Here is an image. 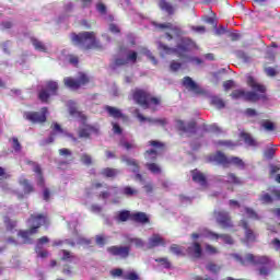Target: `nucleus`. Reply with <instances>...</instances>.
<instances>
[{
	"label": "nucleus",
	"instance_id": "nucleus-51",
	"mask_svg": "<svg viewBox=\"0 0 280 280\" xmlns=\"http://www.w3.org/2000/svg\"><path fill=\"white\" fill-rule=\"evenodd\" d=\"M81 163H83L84 165H92L93 159L91 158V155L83 153L81 155Z\"/></svg>",
	"mask_w": 280,
	"mask_h": 280
},
{
	"label": "nucleus",
	"instance_id": "nucleus-37",
	"mask_svg": "<svg viewBox=\"0 0 280 280\" xmlns=\"http://www.w3.org/2000/svg\"><path fill=\"white\" fill-rule=\"evenodd\" d=\"M130 218H132V215H130V211L122 210V211L118 212L116 220L118 222H128V220H130Z\"/></svg>",
	"mask_w": 280,
	"mask_h": 280
},
{
	"label": "nucleus",
	"instance_id": "nucleus-3",
	"mask_svg": "<svg viewBox=\"0 0 280 280\" xmlns=\"http://www.w3.org/2000/svg\"><path fill=\"white\" fill-rule=\"evenodd\" d=\"M27 224L30 230L20 231L18 235L22 237L24 244H34L32 236L38 233V229H40V226L47 224V217L45 214H31Z\"/></svg>",
	"mask_w": 280,
	"mask_h": 280
},
{
	"label": "nucleus",
	"instance_id": "nucleus-57",
	"mask_svg": "<svg viewBox=\"0 0 280 280\" xmlns=\"http://www.w3.org/2000/svg\"><path fill=\"white\" fill-rule=\"evenodd\" d=\"M242 138L244 139L247 145H255V140L248 133H242Z\"/></svg>",
	"mask_w": 280,
	"mask_h": 280
},
{
	"label": "nucleus",
	"instance_id": "nucleus-40",
	"mask_svg": "<svg viewBox=\"0 0 280 280\" xmlns=\"http://www.w3.org/2000/svg\"><path fill=\"white\" fill-rule=\"evenodd\" d=\"M272 196H275V192H272ZM270 196L268 192H265L260 196V202H262V205H270V202H272V200H277V198Z\"/></svg>",
	"mask_w": 280,
	"mask_h": 280
},
{
	"label": "nucleus",
	"instance_id": "nucleus-59",
	"mask_svg": "<svg viewBox=\"0 0 280 280\" xmlns=\"http://www.w3.org/2000/svg\"><path fill=\"white\" fill-rule=\"evenodd\" d=\"M170 250L173 253V255H183V249L178 245H172Z\"/></svg>",
	"mask_w": 280,
	"mask_h": 280
},
{
	"label": "nucleus",
	"instance_id": "nucleus-31",
	"mask_svg": "<svg viewBox=\"0 0 280 280\" xmlns=\"http://www.w3.org/2000/svg\"><path fill=\"white\" fill-rule=\"evenodd\" d=\"M241 226L245 231V237L248 242H255V233H253V230L248 228V223L244 220L241 221Z\"/></svg>",
	"mask_w": 280,
	"mask_h": 280
},
{
	"label": "nucleus",
	"instance_id": "nucleus-54",
	"mask_svg": "<svg viewBox=\"0 0 280 280\" xmlns=\"http://www.w3.org/2000/svg\"><path fill=\"white\" fill-rule=\"evenodd\" d=\"M12 148L14 152H21L22 147H21V142H19V138H12Z\"/></svg>",
	"mask_w": 280,
	"mask_h": 280
},
{
	"label": "nucleus",
	"instance_id": "nucleus-62",
	"mask_svg": "<svg viewBox=\"0 0 280 280\" xmlns=\"http://www.w3.org/2000/svg\"><path fill=\"white\" fill-rule=\"evenodd\" d=\"M258 272L260 277H268L270 275V268L262 266L258 269Z\"/></svg>",
	"mask_w": 280,
	"mask_h": 280
},
{
	"label": "nucleus",
	"instance_id": "nucleus-64",
	"mask_svg": "<svg viewBox=\"0 0 280 280\" xmlns=\"http://www.w3.org/2000/svg\"><path fill=\"white\" fill-rule=\"evenodd\" d=\"M96 244L97 246H105L106 237L104 235H96Z\"/></svg>",
	"mask_w": 280,
	"mask_h": 280
},
{
	"label": "nucleus",
	"instance_id": "nucleus-27",
	"mask_svg": "<svg viewBox=\"0 0 280 280\" xmlns=\"http://www.w3.org/2000/svg\"><path fill=\"white\" fill-rule=\"evenodd\" d=\"M93 132L97 133V129L88 125L84 128L80 129L79 137L81 139H89V137H91Z\"/></svg>",
	"mask_w": 280,
	"mask_h": 280
},
{
	"label": "nucleus",
	"instance_id": "nucleus-42",
	"mask_svg": "<svg viewBox=\"0 0 280 280\" xmlns=\"http://www.w3.org/2000/svg\"><path fill=\"white\" fill-rule=\"evenodd\" d=\"M69 113L72 117H82V114L78 112L75 108V103L73 101H69Z\"/></svg>",
	"mask_w": 280,
	"mask_h": 280
},
{
	"label": "nucleus",
	"instance_id": "nucleus-34",
	"mask_svg": "<svg viewBox=\"0 0 280 280\" xmlns=\"http://www.w3.org/2000/svg\"><path fill=\"white\" fill-rule=\"evenodd\" d=\"M31 43L37 51H47V46H45L38 38L32 37Z\"/></svg>",
	"mask_w": 280,
	"mask_h": 280
},
{
	"label": "nucleus",
	"instance_id": "nucleus-6",
	"mask_svg": "<svg viewBox=\"0 0 280 280\" xmlns=\"http://www.w3.org/2000/svg\"><path fill=\"white\" fill-rule=\"evenodd\" d=\"M232 257L243 266H246V261L248 264H253V266H272V260L268 256H255L253 254H247L244 260L238 254H233Z\"/></svg>",
	"mask_w": 280,
	"mask_h": 280
},
{
	"label": "nucleus",
	"instance_id": "nucleus-52",
	"mask_svg": "<svg viewBox=\"0 0 280 280\" xmlns=\"http://www.w3.org/2000/svg\"><path fill=\"white\" fill-rule=\"evenodd\" d=\"M35 250L37 256L40 257L42 259L49 257V252L43 250V247H35Z\"/></svg>",
	"mask_w": 280,
	"mask_h": 280
},
{
	"label": "nucleus",
	"instance_id": "nucleus-13",
	"mask_svg": "<svg viewBox=\"0 0 280 280\" xmlns=\"http://www.w3.org/2000/svg\"><path fill=\"white\" fill-rule=\"evenodd\" d=\"M62 244H67L68 246H71L73 248V246H75L77 244H79L80 246H89V244H91V241L85 237L79 236L75 242L71 240L52 242V246H62Z\"/></svg>",
	"mask_w": 280,
	"mask_h": 280
},
{
	"label": "nucleus",
	"instance_id": "nucleus-35",
	"mask_svg": "<svg viewBox=\"0 0 280 280\" xmlns=\"http://www.w3.org/2000/svg\"><path fill=\"white\" fill-rule=\"evenodd\" d=\"M228 165H236L240 170H244V161L237 156L229 158Z\"/></svg>",
	"mask_w": 280,
	"mask_h": 280
},
{
	"label": "nucleus",
	"instance_id": "nucleus-14",
	"mask_svg": "<svg viewBox=\"0 0 280 280\" xmlns=\"http://www.w3.org/2000/svg\"><path fill=\"white\" fill-rule=\"evenodd\" d=\"M175 128H177V130H180L182 132H188L190 135H194V132H196V121L191 120L185 122L180 119H177L175 120Z\"/></svg>",
	"mask_w": 280,
	"mask_h": 280
},
{
	"label": "nucleus",
	"instance_id": "nucleus-1",
	"mask_svg": "<svg viewBox=\"0 0 280 280\" xmlns=\"http://www.w3.org/2000/svg\"><path fill=\"white\" fill-rule=\"evenodd\" d=\"M196 47V44L191 42V39L184 38L182 39V44L177 45L176 48H170L167 45L159 42L158 49L160 51V56L165 57L172 54H177L179 58H186V62H192L194 65L200 66L202 65V59L198 57H187V51H191Z\"/></svg>",
	"mask_w": 280,
	"mask_h": 280
},
{
	"label": "nucleus",
	"instance_id": "nucleus-5",
	"mask_svg": "<svg viewBox=\"0 0 280 280\" xmlns=\"http://www.w3.org/2000/svg\"><path fill=\"white\" fill-rule=\"evenodd\" d=\"M133 100L139 106H142V108H150V106H159V104H161V100L153 97L152 94L143 90H136Z\"/></svg>",
	"mask_w": 280,
	"mask_h": 280
},
{
	"label": "nucleus",
	"instance_id": "nucleus-16",
	"mask_svg": "<svg viewBox=\"0 0 280 280\" xmlns=\"http://www.w3.org/2000/svg\"><path fill=\"white\" fill-rule=\"evenodd\" d=\"M57 135H65V130H62V127L58 122H55L52 125V131L48 139H45L40 142V145H47L49 143H54V140L56 139Z\"/></svg>",
	"mask_w": 280,
	"mask_h": 280
},
{
	"label": "nucleus",
	"instance_id": "nucleus-63",
	"mask_svg": "<svg viewBox=\"0 0 280 280\" xmlns=\"http://www.w3.org/2000/svg\"><path fill=\"white\" fill-rule=\"evenodd\" d=\"M275 149L273 148H269L267 150H265L264 154H265V159H272L275 156Z\"/></svg>",
	"mask_w": 280,
	"mask_h": 280
},
{
	"label": "nucleus",
	"instance_id": "nucleus-20",
	"mask_svg": "<svg viewBox=\"0 0 280 280\" xmlns=\"http://www.w3.org/2000/svg\"><path fill=\"white\" fill-rule=\"evenodd\" d=\"M210 161L213 163H218V165H223V167H226L229 165V158L224 155L222 152H217L214 155L210 156Z\"/></svg>",
	"mask_w": 280,
	"mask_h": 280
},
{
	"label": "nucleus",
	"instance_id": "nucleus-15",
	"mask_svg": "<svg viewBox=\"0 0 280 280\" xmlns=\"http://www.w3.org/2000/svg\"><path fill=\"white\" fill-rule=\"evenodd\" d=\"M122 161L124 163L129 165V167H131V172L136 174V180L143 183V176L139 173V164L137 163V160L130 159L128 156H122Z\"/></svg>",
	"mask_w": 280,
	"mask_h": 280
},
{
	"label": "nucleus",
	"instance_id": "nucleus-26",
	"mask_svg": "<svg viewBox=\"0 0 280 280\" xmlns=\"http://www.w3.org/2000/svg\"><path fill=\"white\" fill-rule=\"evenodd\" d=\"M117 194H119V188L117 187H109L108 190L102 191L98 195V198H101V200L105 201L106 205V200L108 199L109 196H117Z\"/></svg>",
	"mask_w": 280,
	"mask_h": 280
},
{
	"label": "nucleus",
	"instance_id": "nucleus-61",
	"mask_svg": "<svg viewBox=\"0 0 280 280\" xmlns=\"http://www.w3.org/2000/svg\"><path fill=\"white\" fill-rule=\"evenodd\" d=\"M155 261L158 264H161V266H164V268H170L172 266L170 264V260H167V258H156Z\"/></svg>",
	"mask_w": 280,
	"mask_h": 280
},
{
	"label": "nucleus",
	"instance_id": "nucleus-53",
	"mask_svg": "<svg viewBox=\"0 0 280 280\" xmlns=\"http://www.w3.org/2000/svg\"><path fill=\"white\" fill-rule=\"evenodd\" d=\"M129 242L135 244L137 248H143V246H145V243L141 238H130Z\"/></svg>",
	"mask_w": 280,
	"mask_h": 280
},
{
	"label": "nucleus",
	"instance_id": "nucleus-50",
	"mask_svg": "<svg viewBox=\"0 0 280 280\" xmlns=\"http://www.w3.org/2000/svg\"><path fill=\"white\" fill-rule=\"evenodd\" d=\"M21 185H22L25 194H30L33 190V187L27 179L21 180Z\"/></svg>",
	"mask_w": 280,
	"mask_h": 280
},
{
	"label": "nucleus",
	"instance_id": "nucleus-11",
	"mask_svg": "<svg viewBox=\"0 0 280 280\" xmlns=\"http://www.w3.org/2000/svg\"><path fill=\"white\" fill-rule=\"evenodd\" d=\"M107 253L114 257H120L126 259L130 255V247L128 246H110L107 248Z\"/></svg>",
	"mask_w": 280,
	"mask_h": 280
},
{
	"label": "nucleus",
	"instance_id": "nucleus-21",
	"mask_svg": "<svg viewBox=\"0 0 280 280\" xmlns=\"http://www.w3.org/2000/svg\"><path fill=\"white\" fill-rule=\"evenodd\" d=\"M96 12H98L100 16L105 21H113V15L108 14V9L106 4L98 2L96 3Z\"/></svg>",
	"mask_w": 280,
	"mask_h": 280
},
{
	"label": "nucleus",
	"instance_id": "nucleus-22",
	"mask_svg": "<svg viewBox=\"0 0 280 280\" xmlns=\"http://www.w3.org/2000/svg\"><path fill=\"white\" fill-rule=\"evenodd\" d=\"M156 246H165V241L163 240V237H161V235H159V234H153V235L149 238L148 247H149V248H156Z\"/></svg>",
	"mask_w": 280,
	"mask_h": 280
},
{
	"label": "nucleus",
	"instance_id": "nucleus-36",
	"mask_svg": "<svg viewBox=\"0 0 280 280\" xmlns=\"http://www.w3.org/2000/svg\"><path fill=\"white\" fill-rule=\"evenodd\" d=\"M260 128H262V130H266V132H275V122L270 120H261Z\"/></svg>",
	"mask_w": 280,
	"mask_h": 280
},
{
	"label": "nucleus",
	"instance_id": "nucleus-8",
	"mask_svg": "<svg viewBox=\"0 0 280 280\" xmlns=\"http://www.w3.org/2000/svg\"><path fill=\"white\" fill-rule=\"evenodd\" d=\"M63 82L68 89H71L72 91H78L80 86H84L89 84V77L84 73H81L79 79H73V78H66L63 79Z\"/></svg>",
	"mask_w": 280,
	"mask_h": 280
},
{
	"label": "nucleus",
	"instance_id": "nucleus-48",
	"mask_svg": "<svg viewBox=\"0 0 280 280\" xmlns=\"http://www.w3.org/2000/svg\"><path fill=\"white\" fill-rule=\"evenodd\" d=\"M206 268H207V270H209V272H213V275H218V271L222 270V267H220L219 265L213 264V262H209L206 266Z\"/></svg>",
	"mask_w": 280,
	"mask_h": 280
},
{
	"label": "nucleus",
	"instance_id": "nucleus-10",
	"mask_svg": "<svg viewBox=\"0 0 280 280\" xmlns=\"http://www.w3.org/2000/svg\"><path fill=\"white\" fill-rule=\"evenodd\" d=\"M58 93V82L48 81L46 84V90H42L39 92V100L42 102H47L51 95H56Z\"/></svg>",
	"mask_w": 280,
	"mask_h": 280
},
{
	"label": "nucleus",
	"instance_id": "nucleus-46",
	"mask_svg": "<svg viewBox=\"0 0 280 280\" xmlns=\"http://www.w3.org/2000/svg\"><path fill=\"white\" fill-rule=\"evenodd\" d=\"M124 280H139V275L136 271H127L122 275Z\"/></svg>",
	"mask_w": 280,
	"mask_h": 280
},
{
	"label": "nucleus",
	"instance_id": "nucleus-33",
	"mask_svg": "<svg viewBox=\"0 0 280 280\" xmlns=\"http://www.w3.org/2000/svg\"><path fill=\"white\" fill-rule=\"evenodd\" d=\"M120 194H122V196H126L127 198H132V196H137V194H139V190L130 186H125L120 189Z\"/></svg>",
	"mask_w": 280,
	"mask_h": 280
},
{
	"label": "nucleus",
	"instance_id": "nucleus-25",
	"mask_svg": "<svg viewBox=\"0 0 280 280\" xmlns=\"http://www.w3.org/2000/svg\"><path fill=\"white\" fill-rule=\"evenodd\" d=\"M131 220L139 222L140 224H148L150 222V218H148L145 212H136L131 214Z\"/></svg>",
	"mask_w": 280,
	"mask_h": 280
},
{
	"label": "nucleus",
	"instance_id": "nucleus-12",
	"mask_svg": "<svg viewBox=\"0 0 280 280\" xmlns=\"http://www.w3.org/2000/svg\"><path fill=\"white\" fill-rule=\"evenodd\" d=\"M215 220L220 226L223 229H231L233 226V222H231V217L229 215V212L225 211H218L214 212Z\"/></svg>",
	"mask_w": 280,
	"mask_h": 280
},
{
	"label": "nucleus",
	"instance_id": "nucleus-60",
	"mask_svg": "<svg viewBox=\"0 0 280 280\" xmlns=\"http://www.w3.org/2000/svg\"><path fill=\"white\" fill-rule=\"evenodd\" d=\"M4 223L7 225L8 231H12V229H14L16 226V223L14 221L10 220L9 218H4Z\"/></svg>",
	"mask_w": 280,
	"mask_h": 280
},
{
	"label": "nucleus",
	"instance_id": "nucleus-4",
	"mask_svg": "<svg viewBox=\"0 0 280 280\" xmlns=\"http://www.w3.org/2000/svg\"><path fill=\"white\" fill-rule=\"evenodd\" d=\"M71 40L73 45L80 47V49H97L102 47V44L95 38V33L93 32L72 33Z\"/></svg>",
	"mask_w": 280,
	"mask_h": 280
},
{
	"label": "nucleus",
	"instance_id": "nucleus-18",
	"mask_svg": "<svg viewBox=\"0 0 280 280\" xmlns=\"http://www.w3.org/2000/svg\"><path fill=\"white\" fill-rule=\"evenodd\" d=\"M206 237H208L209 240H222L224 242V244H229V245L235 244V242L233 241V237H231V235H226V234H218V233H213V232H208L206 234Z\"/></svg>",
	"mask_w": 280,
	"mask_h": 280
},
{
	"label": "nucleus",
	"instance_id": "nucleus-32",
	"mask_svg": "<svg viewBox=\"0 0 280 280\" xmlns=\"http://www.w3.org/2000/svg\"><path fill=\"white\" fill-rule=\"evenodd\" d=\"M192 180L195 183H199V185H201V187L207 186V177H205V174H202L198 171L192 172Z\"/></svg>",
	"mask_w": 280,
	"mask_h": 280
},
{
	"label": "nucleus",
	"instance_id": "nucleus-24",
	"mask_svg": "<svg viewBox=\"0 0 280 280\" xmlns=\"http://www.w3.org/2000/svg\"><path fill=\"white\" fill-rule=\"evenodd\" d=\"M105 110L108 113L109 117H113L114 119H121V117H124V113L117 107L106 105Z\"/></svg>",
	"mask_w": 280,
	"mask_h": 280
},
{
	"label": "nucleus",
	"instance_id": "nucleus-28",
	"mask_svg": "<svg viewBox=\"0 0 280 280\" xmlns=\"http://www.w3.org/2000/svg\"><path fill=\"white\" fill-rule=\"evenodd\" d=\"M159 8L163 10V12H167L170 15L176 12V8L172 5V3L167 2L166 0L159 1Z\"/></svg>",
	"mask_w": 280,
	"mask_h": 280
},
{
	"label": "nucleus",
	"instance_id": "nucleus-19",
	"mask_svg": "<svg viewBox=\"0 0 280 280\" xmlns=\"http://www.w3.org/2000/svg\"><path fill=\"white\" fill-rule=\"evenodd\" d=\"M135 113L139 121H149V124H159L160 126H165V124H167L166 119L144 117L141 115V113H139V109H136Z\"/></svg>",
	"mask_w": 280,
	"mask_h": 280
},
{
	"label": "nucleus",
	"instance_id": "nucleus-44",
	"mask_svg": "<svg viewBox=\"0 0 280 280\" xmlns=\"http://www.w3.org/2000/svg\"><path fill=\"white\" fill-rule=\"evenodd\" d=\"M245 211V215L247 218H250L252 220H259V214H257V212H255V210H253V208H244Z\"/></svg>",
	"mask_w": 280,
	"mask_h": 280
},
{
	"label": "nucleus",
	"instance_id": "nucleus-45",
	"mask_svg": "<svg viewBox=\"0 0 280 280\" xmlns=\"http://www.w3.org/2000/svg\"><path fill=\"white\" fill-rule=\"evenodd\" d=\"M159 155V152H156V150L152 149L150 151H147L144 153V159L147 161H156V156Z\"/></svg>",
	"mask_w": 280,
	"mask_h": 280
},
{
	"label": "nucleus",
	"instance_id": "nucleus-55",
	"mask_svg": "<svg viewBox=\"0 0 280 280\" xmlns=\"http://www.w3.org/2000/svg\"><path fill=\"white\" fill-rule=\"evenodd\" d=\"M143 54L149 58V60H151L153 65H159V61L156 60V58L152 56V51H150L149 49H143Z\"/></svg>",
	"mask_w": 280,
	"mask_h": 280
},
{
	"label": "nucleus",
	"instance_id": "nucleus-2",
	"mask_svg": "<svg viewBox=\"0 0 280 280\" xmlns=\"http://www.w3.org/2000/svg\"><path fill=\"white\" fill-rule=\"evenodd\" d=\"M247 84L253 90L246 92L244 90H234L231 94L232 100H244L245 102H259L266 97V86L259 84L255 78L247 75Z\"/></svg>",
	"mask_w": 280,
	"mask_h": 280
},
{
	"label": "nucleus",
	"instance_id": "nucleus-43",
	"mask_svg": "<svg viewBox=\"0 0 280 280\" xmlns=\"http://www.w3.org/2000/svg\"><path fill=\"white\" fill-rule=\"evenodd\" d=\"M211 104L212 106H215V108H224V101L220 98V96H212Z\"/></svg>",
	"mask_w": 280,
	"mask_h": 280
},
{
	"label": "nucleus",
	"instance_id": "nucleus-49",
	"mask_svg": "<svg viewBox=\"0 0 280 280\" xmlns=\"http://www.w3.org/2000/svg\"><path fill=\"white\" fill-rule=\"evenodd\" d=\"M120 145L125 148V150H135V148H137L135 142H128L126 140H120Z\"/></svg>",
	"mask_w": 280,
	"mask_h": 280
},
{
	"label": "nucleus",
	"instance_id": "nucleus-58",
	"mask_svg": "<svg viewBox=\"0 0 280 280\" xmlns=\"http://www.w3.org/2000/svg\"><path fill=\"white\" fill-rule=\"evenodd\" d=\"M182 67H183V63L178 61H172L170 65L171 71H174V72L178 71Z\"/></svg>",
	"mask_w": 280,
	"mask_h": 280
},
{
	"label": "nucleus",
	"instance_id": "nucleus-56",
	"mask_svg": "<svg viewBox=\"0 0 280 280\" xmlns=\"http://www.w3.org/2000/svg\"><path fill=\"white\" fill-rule=\"evenodd\" d=\"M127 63L128 62H137V51H132L130 50L128 54H127Z\"/></svg>",
	"mask_w": 280,
	"mask_h": 280
},
{
	"label": "nucleus",
	"instance_id": "nucleus-47",
	"mask_svg": "<svg viewBox=\"0 0 280 280\" xmlns=\"http://www.w3.org/2000/svg\"><path fill=\"white\" fill-rule=\"evenodd\" d=\"M124 65H128V60L124 58H116L110 67L115 70L117 67H124Z\"/></svg>",
	"mask_w": 280,
	"mask_h": 280
},
{
	"label": "nucleus",
	"instance_id": "nucleus-30",
	"mask_svg": "<svg viewBox=\"0 0 280 280\" xmlns=\"http://www.w3.org/2000/svg\"><path fill=\"white\" fill-rule=\"evenodd\" d=\"M188 253L199 259V257H202V247L199 243H194L188 247Z\"/></svg>",
	"mask_w": 280,
	"mask_h": 280
},
{
	"label": "nucleus",
	"instance_id": "nucleus-41",
	"mask_svg": "<svg viewBox=\"0 0 280 280\" xmlns=\"http://www.w3.org/2000/svg\"><path fill=\"white\" fill-rule=\"evenodd\" d=\"M145 167L151 174H161V166H159L156 163H147Z\"/></svg>",
	"mask_w": 280,
	"mask_h": 280
},
{
	"label": "nucleus",
	"instance_id": "nucleus-23",
	"mask_svg": "<svg viewBox=\"0 0 280 280\" xmlns=\"http://www.w3.org/2000/svg\"><path fill=\"white\" fill-rule=\"evenodd\" d=\"M183 86H185L187 91H192L194 93H198V83L191 80L190 77H185L183 79Z\"/></svg>",
	"mask_w": 280,
	"mask_h": 280
},
{
	"label": "nucleus",
	"instance_id": "nucleus-38",
	"mask_svg": "<svg viewBox=\"0 0 280 280\" xmlns=\"http://www.w3.org/2000/svg\"><path fill=\"white\" fill-rule=\"evenodd\" d=\"M61 254V261H68L69 264H71V261L75 259V255H73L71 252L67 249H62Z\"/></svg>",
	"mask_w": 280,
	"mask_h": 280
},
{
	"label": "nucleus",
	"instance_id": "nucleus-9",
	"mask_svg": "<svg viewBox=\"0 0 280 280\" xmlns=\"http://www.w3.org/2000/svg\"><path fill=\"white\" fill-rule=\"evenodd\" d=\"M24 117L32 124H45L47 121V107L42 108L40 112H26Z\"/></svg>",
	"mask_w": 280,
	"mask_h": 280
},
{
	"label": "nucleus",
	"instance_id": "nucleus-7",
	"mask_svg": "<svg viewBox=\"0 0 280 280\" xmlns=\"http://www.w3.org/2000/svg\"><path fill=\"white\" fill-rule=\"evenodd\" d=\"M153 25L154 27H158V30H170V33H166V38H168V40H172L174 36L180 37L183 36V34H185L182 28L172 23L159 24L156 22H153Z\"/></svg>",
	"mask_w": 280,
	"mask_h": 280
},
{
	"label": "nucleus",
	"instance_id": "nucleus-17",
	"mask_svg": "<svg viewBox=\"0 0 280 280\" xmlns=\"http://www.w3.org/2000/svg\"><path fill=\"white\" fill-rule=\"evenodd\" d=\"M27 165H31L33 172L36 174L37 184L43 187V185H45V179L43 178V170L40 168V165L34 161H27Z\"/></svg>",
	"mask_w": 280,
	"mask_h": 280
},
{
	"label": "nucleus",
	"instance_id": "nucleus-39",
	"mask_svg": "<svg viewBox=\"0 0 280 280\" xmlns=\"http://www.w3.org/2000/svg\"><path fill=\"white\" fill-rule=\"evenodd\" d=\"M101 174L103 176H106V178H115V176H117L118 172L117 170H114V168H103Z\"/></svg>",
	"mask_w": 280,
	"mask_h": 280
},
{
	"label": "nucleus",
	"instance_id": "nucleus-29",
	"mask_svg": "<svg viewBox=\"0 0 280 280\" xmlns=\"http://www.w3.org/2000/svg\"><path fill=\"white\" fill-rule=\"evenodd\" d=\"M219 180L222 183H229L230 185H242V179L236 177L233 173L228 174L226 179H224V177H220Z\"/></svg>",
	"mask_w": 280,
	"mask_h": 280
}]
</instances>
